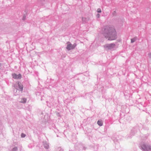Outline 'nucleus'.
<instances>
[{
    "label": "nucleus",
    "instance_id": "1",
    "mask_svg": "<svg viewBox=\"0 0 151 151\" xmlns=\"http://www.w3.org/2000/svg\"><path fill=\"white\" fill-rule=\"evenodd\" d=\"M103 35L109 40H113L117 38L116 33L113 27L106 26L104 27Z\"/></svg>",
    "mask_w": 151,
    "mask_h": 151
},
{
    "label": "nucleus",
    "instance_id": "2",
    "mask_svg": "<svg viewBox=\"0 0 151 151\" xmlns=\"http://www.w3.org/2000/svg\"><path fill=\"white\" fill-rule=\"evenodd\" d=\"M140 149L143 151H151V146L146 144L141 145Z\"/></svg>",
    "mask_w": 151,
    "mask_h": 151
},
{
    "label": "nucleus",
    "instance_id": "3",
    "mask_svg": "<svg viewBox=\"0 0 151 151\" xmlns=\"http://www.w3.org/2000/svg\"><path fill=\"white\" fill-rule=\"evenodd\" d=\"M66 44H67V46L66 48L68 51L74 49L77 45L76 43H74L72 45L69 42H67Z\"/></svg>",
    "mask_w": 151,
    "mask_h": 151
},
{
    "label": "nucleus",
    "instance_id": "4",
    "mask_svg": "<svg viewBox=\"0 0 151 151\" xmlns=\"http://www.w3.org/2000/svg\"><path fill=\"white\" fill-rule=\"evenodd\" d=\"M116 45L114 43L107 44L104 46L106 50H112L115 47Z\"/></svg>",
    "mask_w": 151,
    "mask_h": 151
},
{
    "label": "nucleus",
    "instance_id": "5",
    "mask_svg": "<svg viewBox=\"0 0 151 151\" xmlns=\"http://www.w3.org/2000/svg\"><path fill=\"white\" fill-rule=\"evenodd\" d=\"M13 78L14 79H20L22 78V76L20 74L17 75L16 74H12Z\"/></svg>",
    "mask_w": 151,
    "mask_h": 151
},
{
    "label": "nucleus",
    "instance_id": "6",
    "mask_svg": "<svg viewBox=\"0 0 151 151\" xmlns=\"http://www.w3.org/2000/svg\"><path fill=\"white\" fill-rule=\"evenodd\" d=\"M18 85L19 86V90L21 91H22L23 90V87L22 85L21 84V83L19 82H18Z\"/></svg>",
    "mask_w": 151,
    "mask_h": 151
},
{
    "label": "nucleus",
    "instance_id": "7",
    "mask_svg": "<svg viewBox=\"0 0 151 151\" xmlns=\"http://www.w3.org/2000/svg\"><path fill=\"white\" fill-rule=\"evenodd\" d=\"M26 99L25 98H23L21 99V100L20 101V102L23 103H25L26 102Z\"/></svg>",
    "mask_w": 151,
    "mask_h": 151
},
{
    "label": "nucleus",
    "instance_id": "8",
    "mask_svg": "<svg viewBox=\"0 0 151 151\" xmlns=\"http://www.w3.org/2000/svg\"><path fill=\"white\" fill-rule=\"evenodd\" d=\"M137 39V37H134V38H132L131 40V42L132 43L134 42Z\"/></svg>",
    "mask_w": 151,
    "mask_h": 151
},
{
    "label": "nucleus",
    "instance_id": "9",
    "mask_svg": "<svg viewBox=\"0 0 151 151\" xmlns=\"http://www.w3.org/2000/svg\"><path fill=\"white\" fill-rule=\"evenodd\" d=\"M97 124L100 126H102L103 125V123L102 121L98 120L97 121Z\"/></svg>",
    "mask_w": 151,
    "mask_h": 151
},
{
    "label": "nucleus",
    "instance_id": "10",
    "mask_svg": "<svg viewBox=\"0 0 151 151\" xmlns=\"http://www.w3.org/2000/svg\"><path fill=\"white\" fill-rule=\"evenodd\" d=\"M17 150H18L17 147H15L12 148L11 151H17Z\"/></svg>",
    "mask_w": 151,
    "mask_h": 151
},
{
    "label": "nucleus",
    "instance_id": "11",
    "mask_svg": "<svg viewBox=\"0 0 151 151\" xmlns=\"http://www.w3.org/2000/svg\"><path fill=\"white\" fill-rule=\"evenodd\" d=\"M82 20L83 22H85L87 21V19L86 18L82 17Z\"/></svg>",
    "mask_w": 151,
    "mask_h": 151
},
{
    "label": "nucleus",
    "instance_id": "12",
    "mask_svg": "<svg viewBox=\"0 0 151 151\" xmlns=\"http://www.w3.org/2000/svg\"><path fill=\"white\" fill-rule=\"evenodd\" d=\"M97 11L98 13H101V9L98 8L97 9Z\"/></svg>",
    "mask_w": 151,
    "mask_h": 151
},
{
    "label": "nucleus",
    "instance_id": "13",
    "mask_svg": "<svg viewBox=\"0 0 151 151\" xmlns=\"http://www.w3.org/2000/svg\"><path fill=\"white\" fill-rule=\"evenodd\" d=\"M26 136V135L24 133H22L21 134V136L22 137L24 138V137Z\"/></svg>",
    "mask_w": 151,
    "mask_h": 151
},
{
    "label": "nucleus",
    "instance_id": "14",
    "mask_svg": "<svg viewBox=\"0 0 151 151\" xmlns=\"http://www.w3.org/2000/svg\"><path fill=\"white\" fill-rule=\"evenodd\" d=\"M44 147L46 149H47L49 147V145L46 144V145H44Z\"/></svg>",
    "mask_w": 151,
    "mask_h": 151
},
{
    "label": "nucleus",
    "instance_id": "15",
    "mask_svg": "<svg viewBox=\"0 0 151 151\" xmlns=\"http://www.w3.org/2000/svg\"><path fill=\"white\" fill-rule=\"evenodd\" d=\"M148 56L149 58H151V52L148 53Z\"/></svg>",
    "mask_w": 151,
    "mask_h": 151
},
{
    "label": "nucleus",
    "instance_id": "16",
    "mask_svg": "<svg viewBox=\"0 0 151 151\" xmlns=\"http://www.w3.org/2000/svg\"><path fill=\"white\" fill-rule=\"evenodd\" d=\"M96 16L97 18H99L100 17V14H97Z\"/></svg>",
    "mask_w": 151,
    "mask_h": 151
},
{
    "label": "nucleus",
    "instance_id": "17",
    "mask_svg": "<svg viewBox=\"0 0 151 151\" xmlns=\"http://www.w3.org/2000/svg\"><path fill=\"white\" fill-rule=\"evenodd\" d=\"M26 19V17L25 16H23V18H22V20H24Z\"/></svg>",
    "mask_w": 151,
    "mask_h": 151
},
{
    "label": "nucleus",
    "instance_id": "18",
    "mask_svg": "<svg viewBox=\"0 0 151 151\" xmlns=\"http://www.w3.org/2000/svg\"><path fill=\"white\" fill-rule=\"evenodd\" d=\"M115 13H116V12L115 11H114V12L113 13V15H114V14H115Z\"/></svg>",
    "mask_w": 151,
    "mask_h": 151
},
{
    "label": "nucleus",
    "instance_id": "19",
    "mask_svg": "<svg viewBox=\"0 0 151 151\" xmlns=\"http://www.w3.org/2000/svg\"><path fill=\"white\" fill-rule=\"evenodd\" d=\"M17 88L16 89H15L14 90V92L15 91L16 92L17 91Z\"/></svg>",
    "mask_w": 151,
    "mask_h": 151
},
{
    "label": "nucleus",
    "instance_id": "20",
    "mask_svg": "<svg viewBox=\"0 0 151 151\" xmlns=\"http://www.w3.org/2000/svg\"><path fill=\"white\" fill-rule=\"evenodd\" d=\"M1 63H0V69L1 68Z\"/></svg>",
    "mask_w": 151,
    "mask_h": 151
},
{
    "label": "nucleus",
    "instance_id": "21",
    "mask_svg": "<svg viewBox=\"0 0 151 151\" xmlns=\"http://www.w3.org/2000/svg\"><path fill=\"white\" fill-rule=\"evenodd\" d=\"M57 115L58 116H59V113H57Z\"/></svg>",
    "mask_w": 151,
    "mask_h": 151
},
{
    "label": "nucleus",
    "instance_id": "22",
    "mask_svg": "<svg viewBox=\"0 0 151 151\" xmlns=\"http://www.w3.org/2000/svg\"><path fill=\"white\" fill-rule=\"evenodd\" d=\"M14 88H15V86H14Z\"/></svg>",
    "mask_w": 151,
    "mask_h": 151
}]
</instances>
